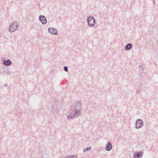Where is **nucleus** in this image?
<instances>
[{
  "mask_svg": "<svg viewBox=\"0 0 158 158\" xmlns=\"http://www.w3.org/2000/svg\"><path fill=\"white\" fill-rule=\"evenodd\" d=\"M82 105V103L78 101L76 104L71 106L68 113L66 114L67 120L77 118L81 114Z\"/></svg>",
  "mask_w": 158,
  "mask_h": 158,
  "instance_id": "f257e3e1",
  "label": "nucleus"
},
{
  "mask_svg": "<svg viewBox=\"0 0 158 158\" xmlns=\"http://www.w3.org/2000/svg\"><path fill=\"white\" fill-rule=\"evenodd\" d=\"M18 24L16 21H14L10 23L8 28V31L10 32L15 31L18 29Z\"/></svg>",
  "mask_w": 158,
  "mask_h": 158,
  "instance_id": "f03ea898",
  "label": "nucleus"
},
{
  "mask_svg": "<svg viewBox=\"0 0 158 158\" xmlns=\"http://www.w3.org/2000/svg\"><path fill=\"white\" fill-rule=\"evenodd\" d=\"M87 21L88 25L91 27L94 26L96 23L95 19L92 16H89L87 18Z\"/></svg>",
  "mask_w": 158,
  "mask_h": 158,
  "instance_id": "7ed1b4c3",
  "label": "nucleus"
},
{
  "mask_svg": "<svg viewBox=\"0 0 158 158\" xmlns=\"http://www.w3.org/2000/svg\"><path fill=\"white\" fill-rule=\"evenodd\" d=\"M144 122L141 119H138L136 121L135 128L139 129L143 126Z\"/></svg>",
  "mask_w": 158,
  "mask_h": 158,
  "instance_id": "20e7f679",
  "label": "nucleus"
},
{
  "mask_svg": "<svg viewBox=\"0 0 158 158\" xmlns=\"http://www.w3.org/2000/svg\"><path fill=\"white\" fill-rule=\"evenodd\" d=\"M48 31L52 35H57L58 34L57 30L52 27L49 28Z\"/></svg>",
  "mask_w": 158,
  "mask_h": 158,
  "instance_id": "39448f33",
  "label": "nucleus"
},
{
  "mask_svg": "<svg viewBox=\"0 0 158 158\" xmlns=\"http://www.w3.org/2000/svg\"><path fill=\"white\" fill-rule=\"evenodd\" d=\"M39 19L41 23L44 25L46 24L47 23V19L46 17L44 15H41L39 16Z\"/></svg>",
  "mask_w": 158,
  "mask_h": 158,
  "instance_id": "423d86ee",
  "label": "nucleus"
},
{
  "mask_svg": "<svg viewBox=\"0 0 158 158\" xmlns=\"http://www.w3.org/2000/svg\"><path fill=\"white\" fill-rule=\"evenodd\" d=\"M143 153L142 151L136 152L134 154L133 156L134 158H140L142 156Z\"/></svg>",
  "mask_w": 158,
  "mask_h": 158,
  "instance_id": "0eeeda50",
  "label": "nucleus"
},
{
  "mask_svg": "<svg viewBox=\"0 0 158 158\" xmlns=\"http://www.w3.org/2000/svg\"><path fill=\"white\" fill-rule=\"evenodd\" d=\"M112 146L110 142H108L106 145V149L107 151H110L112 148Z\"/></svg>",
  "mask_w": 158,
  "mask_h": 158,
  "instance_id": "6e6552de",
  "label": "nucleus"
},
{
  "mask_svg": "<svg viewBox=\"0 0 158 158\" xmlns=\"http://www.w3.org/2000/svg\"><path fill=\"white\" fill-rule=\"evenodd\" d=\"M12 64L11 61L9 59L5 60L3 62V64L6 66H9L11 65Z\"/></svg>",
  "mask_w": 158,
  "mask_h": 158,
  "instance_id": "1a4fd4ad",
  "label": "nucleus"
},
{
  "mask_svg": "<svg viewBox=\"0 0 158 158\" xmlns=\"http://www.w3.org/2000/svg\"><path fill=\"white\" fill-rule=\"evenodd\" d=\"M132 44L131 43L127 44L125 48V50H129L132 48Z\"/></svg>",
  "mask_w": 158,
  "mask_h": 158,
  "instance_id": "9d476101",
  "label": "nucleus"
},
{
  "mask_svg": "<svg viewBox=\"0 0 158 158\" xmlns=\"http://www.w3.org/2000/svg\"><path fill=\"white\" fill-rule=\"evenodd\" d=\"M65 158H77V156L76 155H74L73 156H66Z\"/></svg>",
  "mask_w": 158,
  "mask_h": 158,
  "instance_id": "9b49d317",
  "label": "nucleus"
},
{
  "mask_svg": "<svg viewBox=\"0 0 158 158\" xmlns=\"http://www.w3.org/2000/svg\"><path fill=\"white\" fill-rule=\"evenodd\" d=\"M91 148L90 147H89L87 148H85L84 150V152H86V151L90 150H91Z\"/></svg>",
  "mask_w": 158,
  "mask_h": 158,
  "instance_id": "f8f14e48",
  "label": "nucleus"
},
{
  "mask_svg": "<svg viewBox=\"0 0 158 158\" xmlns=\"http://www.w3.org/2000/svg\"><path fill=\"white\" fill-rule=\"evenodd\" d=\"M141 89L140 88H138L137 89L136 92L137 93L139 94L141 93Z\"/></svg>",
  "mask_w": 158,
  "mask_h": 158,
  "instance_id": "ddd939ff",
  "label": "nucleus"
},
{
  "mask_svg": "<svg viewBox=\"0 0 158 158\" xmlns=\"http://www.w3.org/2000/svg\"><path fill=\"white\" fill-rule=\"evenodd\" d=\"M64 69L66 72H68V68L66 66H65L64 67Z\"/></svg>",
  "mask_w": 158,
  "mask_h": 158,
  "instance_id": "4468645a",
  "label": "nucleus"
},
{
  "mask_svg": "<svg viewBox=\"0 0 158 158\" xmlns=\"http://www.w3.org/2000/svg\"><path fill=\"white\" fill-rule=\"evenodd\" d=\"M139 68L140 69H142V70H143L144 69L143 66L142 65L140 66Z\"/></svg>",
  "mask_w": 158,
  "mask_h": 158,
  "instance_id": "2eb2a0df",
  "label": "nucleus"
},
{
  "mask_svg": "<svg viewBox=\"0 0 158 158\" xmlns=\"http://www.w3.org/2000/svg\"><path fill=\"white\" fill-rule=\"evenodd\" d=\"M6 74H10V71H8L6 73Z\"/></svg>",
  "mask_w": 158,
  "mask_h": 158,
  "instance_id": "dca6fc26",
  "label": "nucleus"
},
{
  "mask_svg": "<svg viewBox=\"0 0 158 158\" xmlns=\"http://www.w3.org/2000/svg\"><path fill=\"white\" fill-rule=\"evenodd\" d=\"M7 84H6L4 85V86H7Z\"/></svg>",
  "mask_w": 158,
  "mask_h": 158,
  "instance_id": "f3484780",
  "label": "nucleus"
}]
</instances>
